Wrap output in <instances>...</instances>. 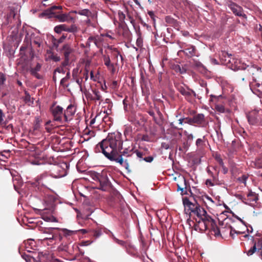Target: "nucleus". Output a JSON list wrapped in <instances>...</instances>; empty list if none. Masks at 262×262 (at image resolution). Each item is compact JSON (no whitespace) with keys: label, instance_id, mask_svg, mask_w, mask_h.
Segmentation results:
<instances>
[{"label":"nucleus","instance_id":"28","mask_svg":"<svg viewBox=\"0 0 262 262\" xmlns=\"http://www.w3.org/2000/svg\"><path fill=\"white\" fill-rule=\"evenodd\" d=\"M195 49L194 46H190L186 49H185L184 51L185 54L189 56L190 57L193 56L195 55Z\"/></svg>","mask_w":262,"mask_h":262},{"label":"nucleus","instance_id":"21","mask_svg":"<svg viewBox=\"0 0 262 262\" xmlns=\"http://www.w3.org/2000/svg\"><path fill=\"white\" fill-rule=\"evenodd\" d=\"M55 201V198L52 195H47L44 200L45 204L47 208H52Z\"/></svg>","mask_w":262,"mask_h":262},{"label":"nucleus","instance_id":"52","mask_svg":"<svg viewBox=\"0 0 262 262\" xmlns=\"http://www.w3.org/2000/svg\"><path fill=\"white\" fill-rule=\"evenodd\" d=\"M68 79L66 78V77H64L63 78H62L60 80V84L61 85H62L63 86H65V87H68L69 84H66V82L68 81Z\"/></svg>","mask_w":262,"mask_h":262},{"label":"nucleus","instance_id":"3","mask_svg":"<svg viewBox=\"0 0 262 262\" xmlns=\"http://www.w3.org/2000/svg\"><path fill=\"white\" fill-rule=\"evenodd\" d=\"M220 57L223 64H226L232 70H245L247 68V67L241 63L239 60L234 59L231 54L225 51L221 52ZM247 67L249 66H248Z\"/></svg>","mask_w":262,"mask_h":262},{"label":"nucleus","instance_id":"24","mask_svg":"<svg viewBox=\"0 0 262 262\" xmlns=\"http://www.w3.org/2000/svg\"><path fill=\"white\" fill-rule=\"evenodd\" d=\"M41 65L37 63L34 68H32L30 69L31 74L36 77L37 78H39V75L38 74V72H39L41 69Z\"/></svg>","mask_w":262,"mask_h":262},{"label":"nucleus","instance_id":"60","mask_svg":"<svg viewBox=\"0 0 262 262\" xmlns=\"http://www.w3.org/2000/svg\"><path fill=\"white\" fill-rule=\"evenodd\" d=\"M141 140L144 141H149V137L147 135H143L141 137Z\"/></svg>","mask_w":262,"mask_h":262},{"label":"nucleus","instance_id":"46","mask_svg":"<svg viewBox=\"0 0 262 262\" xmlns=\"http://www.w3.org/2000/svg\"><path fill=\"white\" fill-rule=\"evenodd\" d=\"M184 135L186 136L188 141H191L193 140V136L192 134H189L186 130L184 132Z\"/></svg>","mask_w":262,"mask_h":262},{"label":"nucleus","instance_id":"55","mask_svg":"<svg viewBox=\"0 0 262 262\" xmlns=\"http://www.w3.org/2000/svg\"><path fill=\"white\" fill-rule=\"evenodd\" d=\"M69 64V58H64V60L63 62H62L61 64V66L62 67L65 68L66 66H67Z\"/></svg>","mask_w":262,"mask_h":262},{"label":"nucleus","instance_id":"36","mask_svg":"<svg viewBox=\"0 0 262 262\" xmlns=\"http://www.w3.org/2000/svg\"><path fill=\"white\" fill-rule=\"evenodd\" d=\"M204 138L205 137H203V139L199 138L196 140V142H195V145L198 147L202 148L203 146V145L204 144Z\"/></svg>","mask_w":262,"mask_h":262},{"label":"nucleus","instance_id":"54","mask_svg":"<svg viewBox=\"0 0 262 262\" xmlns=\"http://www.w3.org/2000/svg\"><path fill=\"white\" fill-rule=\"evenodd\" d=\"M53 229H59L58 228H50L48 229H44V230H42L41 231L43 233H46V234H49L51 232V230H53Z\"/></svg>","mask_w":262,"mask_h":262},{"label":"nucleus","instance_id":"20","mask_svg":"<svg viewBox=\"0 0 262 262\" xmlns=\"http://www.w3.org/2000/svg\"><path fill=\"white\" fill-rule=\"evenodd\" d=\"M61 51L63 53L64 58H69L70 55L73 51V49L69 45L66 44L63 46Z\"/></svg>","mask_w":262,"mask_h":262},{"label":"nucleus","instance_id":"40","mask_svg":"<svg viewBox=\"0 0 262 262\" xmlns=\"http://www.w3.org/2000/svg\"><path fill=\"white\" fill-rule=\"evenodd\" d=\"M51 121H48L46 123L45 129L48 133H51L53 129L52 125H50Z\"/></svg>","mask_w":262,"mask_h":262},{"label":"nucleus","instance_id":"4","mask_svg":"<svg viewBox=\"0 0 262 262\" xmlns=\"http://www.w3.org/2000/svg\"><path fill=\"white\" fill-rule=\"evenodd\" d=\"M93 179L97 181L100 184L99 189L105 191L110 185V182L107 178L106 173L102 172L101 173L95 172L93 174Z\"/></svg>","mask_w":262,"mask_h":262},{"label":"nucleus","instance_id":"10","mask_svg":"<svg viewBox=\"0 0 262 262\" xmlns=\"http://www.w3.org/2000/svg\"><path fill=\"white\" fill-rule=\"evenodd\" d=\"M54 30L56 33L59 34L61 33L62 31L74 33L77 31V28L75 25H72L70 26H68L66 24H61L55 27Z\"/></svg>","mask_w":262,"mask_h":262},{"label":"nucleus","instance_id":"42","mask_svg":"<svg viewBox=\"0 0 262 262\" xmlns=\"http://www.w3.org/2000/svg\"><path fill=\"white\" fill-rule=\"evenodd\" d=\"M50 58L55 62H58L60 60V57L58 56L57 54H54V53H52L50 56Z\"/></svg>","mask_w":262,"mask_h":262},{"label":"nucleus","instance_id":"37","mask_svg":"<svg viewBox=\"0 0 262 262\" xmlns=\"http://www.w3.org/2000/svg\"><path fill=\"white\" fill-rule=\"evenodd\" d=\"M205 184L208 186H213L215 185L219 184V182H215L211 179H208L206 180Z\"/></svg>","mask_w":262,"mask_h":262},{"label":"nucleus","instance_id":"22","mask_svg":"<svg viewBox=\"0 0 262 262\" xmlns=\"http://www.w3.org/2000/svg\"><path fill=\"white\" fill-rule=\"evenodd\" d=\"M54 17L58 19L60 22H65L69 20L70 15L68 13H59L55 14Z\"/></svg>","mask_w":262,"mask_h":262},{"label":"nucleus","instance_id":"17","mask_svg":"<svg viewBox=\"0 0 262 262\" xmlns=\"http://www.w3.org/2000/svg\"><path fill=\"white\" fill-rule=\"evenodd\" d=\"M258 112L257 110H255L251 111L247 114V117L250 124L254 125L257 123Z\"/></svg>","mask_w":262,"mask_h":262},{"label":"nucleus","instance_id":"23","mask_svg":"<svg viewBox=\"0 0 262 262\" xmlns=\"http://www.w3.org/2000/svg\"><path fill=\"white\" fill-rule=\"evenodd\" d=\"M166 23L169 26L177 28L179 26L178 22L177 20L170 16H167L165 18Z\"/></svg>","mask_w":262,"mask_h":262},{"label":"nucleus","instance_id":"31","mask_svg":"<svg viewBox=\"0 0 262 262\" xmlns=\"http://www.w3.org/2000/svg\"><path fill=\"white\" fill-rule=\"evenodd\" d=\"M207 172L213 182H219L218 175L219 171H217L216 174H214L210 169H207Z\"/></svg>","mask_w":262,"mask_h":262},{"label":"nucleus","instance_id":"61","mask_svg":"<svg viewBox=\"0 0 262 262\" xmlns=\"http://www.w3.org/2000/svg\"><path fill=\"white\" fill-rule=\"evenodd\" d=\"M216 160H217V161L219 162L221 166H223V165L224 164V162L223 161L222 159L220 156H216Z\"/></svg>","mask_w":262,"mask_h":262},{"label":"nucleus","instance_id":"49","mask_svg":"<svg viewBox=\"0 0 262 262\" xmlns=\"http://www.w3.org/2000/svg\"><path fill=\"white\" fill-rule=\"evenodd\" d=\"M118 16H119V20L120 21H121L122 23L124 22V19L125 18V14H124L121 11H119L118 12Z\"/></svg>","mask_w":262,"mask_h":262},{"label":"nucleus","instance_id":"51","mask_svg":"<svg viewBox=\"0 0 262 262\" xmlns=\"http://www.w3.org/2000/svg\"><path fill=\"white\" fill-rule=\"evenodd\" d=\"M74 80L76 81V82L79 85L80 91H82V78H77Z\"/></svg>","mask_w":262,"mask_h":262},{"label":"nucleus","instance_id":"62","mask_svg":"<svg viewBox=\"0 0 262 262\" xmlns=\"http://www.w3.org/2000/svg\"><path fill=\"white\" fill-rule=\"evenodd\" d=\"M102 234V232L100 230H95L94 231V235L96 237H99Z\"/></svg>","mask_w":262,"mask_h":262},{"label":"nucleus","instance_id":"41","mask_svg":"<svg viewBox=\"0 0 262 262\" xmlns=\"http://www.w3.org/2000/svg\"><path fill=\"white\" fill-rule=\"evenodd\" d=\"M89 70L87 67H85L84 68L83 73V77H81L83 79H84L85 81H87L89 78Z\"/></svg>","mask_w":262,"mask_h":262},{"label":"nucleus","instance_id":"29","mask_svg":"<svg viewBox=\"0 0 262 262\" xmlns=\"http://www.w3.org/2000/svg\"><path fill=\"white\" fill-rule=\"evenodd\" d=\"M41 218L46 222H57L56 218L53 215H47L45 214H42Z\"/></svg>","mask_w":262,"mask_h":262},{"label":"nucleus","instance_id":"45","mask_svg":"<svg viewBox=\"0 0 262 262\" xmlns=\"http://www.w3.org/2000/svg\"><path fill=\"white\" fill-rule=\"evenodd\" d=\"M256 250V245L254 244L247 252V255L250 256L252 255Z\"/></svg>","mask_w":262,"mask_h":262},{"label":"nucleus","instance_id":"14","mask_svg":"<svg viewBox=\"0 0 262 262\" xmlns=\"http://www.w3.org/2000/svg\"><path fill=\"white\" fill-rule=\"evenodd\" d=\"M76 112V108L75 106L72 105H69L66 111L64 112V122H67L70 120L72 118V116L75 114Z\"/></svg>","mask_w":262,"mask_h":262},{"label":"nucleus","instance_id":"19","mask_svg":"<svg viewBox=\"0 0 262 262\" xmlns=\"http://www.w3.org/2000/svg\"><path fill=\"white\" fill-rule=\"evenodd\" d=\"M93 95L89 94L88 97L92 100L102 101V96L98 90L94 89L92 90Z\"/></svg>","mask_w":262,"mask_h":262},{"label":"nucleus","instance_id":"26","mask_svg":"<svg viewBox=\"0 0 262 262\" xmlns=\"http://www.w3.org/2000/svg\"><path fill=\"white\" fill-rule=\"evenodd\" d=\"M73 12L80 15L85 16L87 17H89L92 15L91 11L87 9H84L79 11H75Z\"/></svg>","mask_w":262,"mask_h":262},{"label":"nucleus","instance_id":"5","mask_svg":"<svg viewBox=\"0 0 262 262\" xmlns=\"http://www.w3.org/2000/svg\"><path fill=\"white\" fill-rule=\"evenodd\" d=\"M35 182L34 184L36 186L40 185L47 187L51 182L52 178L45 172L37 177L35 179Z\"/></svg>","mask_w":262,"mask_h":262},{"label":"nucleus","instance_id":"63","mask_svg":"<svg viewBox=\"0 0 262 262\" xmlns=\"http://www.w3.org/2000/svg\"><path fill=\"white\" fill-rule=\"evenodd\" d=\"M113 51L115 52V53L114 54L115 57L117 58L119 56L120 53L119 52V51L116 48H114L113 49Z\"/></svg>","mask_w":262,"mask_h":262},{"label":"nucleus","instance_id":"27","mask_svg":"<svg viewBox=\"0 0 262 262\" xmlns=\"http://www.w3.org/2000/svg\"><path fill=\"white\" fill-rule=\"evenodd\" d=\"M25 96L23 98L24 101L26 104L31 105L33 104V98L31 97L30 94L27 92H25Z\"/></svg>","mask_w":262,"mask_h":262},{"label":"nucleus","instance_id":"34","mask_svg":"<svg viewBox=\"0 0 262 262\" xmlns=\"http://www.w3.org/2000/svg\"><path fill=\"white\" fill-rule=\"evenodd\" d=\"M247 197L249 198L251 201H254L255 202H256V201L258 199L257 195L254 192H253L252 191L250 192L247 194Z\"/></svg>","mask_w":262,"mask_h":262},{"label":"nucleus","instance_id":"56","mask_svg":"<svg viewBox=\"0 0 262 262\" xmlns=\"http://www.w3.org/2000/svg\"><path fill=\"white\" fill-rule=\"evenodd\" d=\"M212 232H213L214 235L216 236H219L221 234L220 230L218 227L217 228H215V229L213 230Z\"/></svg>","mask_w":262,"mask_h":262},{"label":"nucleus","instance_id":"50","mask_svg":"<svg viewBox=\"0 0 262 262\" xmlns=\"http://www.w3.org/2000/svg\"><path fill=\"white\" fill-rule=\"evenodd\" d=\"M56 237V236L53 235L52 234V233H50L49 234H48V235L47 236H45V237H43V238H42V240L43 241H46V240H51V239H53L54 238H55Z\"/></svg>","mask_w":262,"mask_h":262},{"label":"nucleus","instance_id":"47","mask_svg":"<svg viewBox=\"0 0 262 262\" xmlns=\"http://www.w3.org/2000/svg\"><path fill=\"white\" fill-rule=\"evenodd\" d=\"M215 110H216V111L221 113H223L225 112V107L222 105H216L215 106Z\"/></svg>","mask_w":262,"mask_h":262},{"label":"nucleus","instance_id":"53","mask_svg":"<svg viewBox=\"0 0 262 262\" xmlns=\"http://www.w3.org/2000/svg\"><path fill=\"white\" fill-rule=\"evenodd\" d=\"M248 177L246 175H243L242 177L238 178V180L242 183L246 184Z\"/></svg>","mask_w":262,"mask_h":262},{"label":"nucleus","instance_id":"35","mask_svg":"<svg viewBox=\"0 0 262 262\" xmlns=\"http://www.w3.org/2000/svg\"><path fill=\"white\" fill-rule=\"evenodd\" d=\"M112 237L115 243L121 245V246H123V247L126 246V243L125 241L118 239L114 235H112Z\"/></svg>","mask_w":262,"mask_h":262},{"label":"nucleus","instance_id":"2","mask_svg":"<svg viewBox=\"0 0 262 262\" xmlns=\"http://www.w3.org/2000/svg\"><path fill=\"white\" fill-rule=\"evenodd\" d=\"M133 156L134 148H125L122 151H120V154H118V156H116L113 161L119 163L128 172H130L132 170L129 167L134 162Z\"/></svg>","mask_w":262,"mask_h":262},{"label":"nucleus","instance_id":"11","mask_svg":"<svg viewBox=\"0 0 262 262\" xmlns=\"http://www.w3.org/2000/svg\"><path fill=\"white\" fill-rule=\"evenodd\" d=\"M102 40L103 39L101 36H90L86 42V47L90 48L93 45H94L96 47L99 48L101 47Z\"/></svg>","mask_w":262,"mask_h":262},{"label":"nucleus","instance_id":"25","mask_svg":"<svg viewBox=\"0 0 262 262\" xmlns=\"http://www.w3.org/2000/svg\"><path fill=\"white\" fill-rule=\"evenodd\" d=\"M193 122L198 124H201L204 121V115L202 114H199L193 117Z\"/></svg>","mask_w":262,"mask_h":262},{"label":"nucleus","instance_id":"1","mask_svg":"<svg viewBox=\"0 0 262 262\" xmlns=\"http://www.w3.org/2000/svg\"><path fill=\"white\" fill-rule=\"evenodd\" d=\"M123 141L121 135L119 133L109 134L106 139H103L96 146V149L101 151L110 161L115 160L119 152L123 149Z\"/></svg>","mask_w":262,"mask_h":262},{"label":"nucleus","instance_id":"58","mask_svg":"<svg viewBox=\"0 0 262 262\" xmlns=\"http://www.w3.org/2000/svg\"><path fill=\"white\" fill-rule=\"evenodd\" d=\"M153 157L151 156L147 157L143 159V161H145L146 162H151L153 161Z\"/></svg>","mask_w":262,"mask_h":262},{"label":"nucleus","instance_id":"13","mask_svg":"<svg viewBox=\"0 0 262 262\" xmlns=\"http://www.w3.org/2000/svg\"><path fill=\"white\" fill-rule=\"evenodd\" d=\"M178 91L186 98H190L191 97L192 94L195 95V92L193 90H190L188 88L185 87L182 85H178L177 86Z\"/></svg>","mask_w":262,"mask_h":262},{"label":"nucleus","instance_id":"16","mask_svg":"<svg viewBox=\"0 0 262 262\" xmlns=\"http://www.w3.org/2000/svg\"><path fill=\"white\" fill-rule=\"evenodd\" d=\"M184 205L188 208V211H190L189 214L193 213L196 210L197 207L200 205L199 204L195 203H193L191 202L187 198H185L183 200Z\"/></svg>","mask_w":262,"mask_h":262},{"label":"nucleus","instance_id":"30","mask_svg":"<svg viewBox=\"0 0 262 262\" xmlns=\"http://www.w3.org/2000/svg\"><path fill=\"white\" fill-rule=\"evenodd\" d=\"M61 230L62 231L63 235L66 237L73 235L78 231L77 230H70L67 229H62Z\"/></svg>","mask_w":262,"mask_h":262},{"label":"nucleus","instance_id":"15","mask_svg":"<svg viewBox=\"0 0 262 262\" xmlns=\"http://www.w3.org/2000/svg\"><path fill=\"white\" fill-rule=\"evenodd\" d=\"M62 6H53L51 7L50 8L45 10L42 13L41 16H46L48 18L54 17L55 13L54 11L57 9L62 10Z\"/></svg>","mask_w":262,"mask_h":262},{"label":"nucleus","instance_id":"64","mask_svg":"<svg viewBox=\"0 0 262 262\" xmlns=\"http://www.w3.org/2000/svg\"><path fill=\"white\" fill-rule=\"evenodd\" d=\"M7 157L3 154H0V160L3 161H6Z\"/></svg>","mask_w":262,"mask_h":262},{"label":"nucleus","instance_id":"32","mask_svg":"<svg viewBox=\"0 0 262 262\" xmlns=\"http://www.w3.org/2000/svg\"><path fill=\"white\" fill-rule=\"evenodd\" d=\"M174 70L177 72H179L181 74H184L186 73V70L184 67H181L180 65L177 64L173 66Z\"/></svg>","mask_w":262,"mask_h":262},{"label":"nucleus","instance_id":"9","mask_svg":"<svg viewBox=\"0 0 262 262\" xmlns=\"http://www.w3.org/2000/svg\"><path fill=\"white\" fill-rule=\"evenodd\" d=\"M228 7L231 9L232 12L236 16H242L245 18H247L246 14L243 13L242 7L237 5L232 1H228L227 3Z\"/></svg>","mask_w":262,"mask_h":262},{"label":"nucleus","instance_id":"43","mask_svg":"<svg viewBox=\"0 0 262 262\" xmlns=\"http://www.w3.org/2000/svg\"><path fill=\"white\" fill-rule=\"evenodd\" d=\"M57 72H58L59 73L64 74L66 73V70L64 69V68L62 67L61 66L60 67L57 68L54 71V74H56Z\"/></svg>","mask_w":262,"mask_h":262},{"label":"nucleus","instance_id":"8","mask_svg":"<svg viewBox=\"0 0 262 262\" xmlns=\"http://www.w3.org/2000/svg\"><path fill=\"white\" fill-rule=\"evenodd\" d=\"M175 181L177 182V185L178 187V191H181L182 194L187 193V187L188 183L185 177L182 175H179L174 178Z\"/></svg>","mask_w":262,"mask_h":262},{"label":"nucleus","instance_id":"12","mask_svg":"<svg viewBox=\"0 0 262 262\" xmlns=\"http://www.w3.org/2000/svg\"><path fill=\"white\" fill-rule=\"evenodd\" d=\"M104 65L107 67L108 70H109L112 74L115 73L116 70L114 64L111 61L110 56L107 54L102 55Z\"/></svg>","mask_w":262,"mask_h":262},{"label":"nucleus","instance_id":"38","mask_svg":"<svg viewBox=\"0 0 262 262\" xmlns=\"http://www.w3.org/2000/svg\"><path fill=\"white\" fill-rule=\"evenodd\" d=\"M252 166L256 168H262V161L260 159L256 160V161L253 162V165Z\"/></svg>","mask_w":262,"mask_h":262},{"label":"nucleus","instance_id":"6","mask_svg":"<svg viewBox=\"0 0 262 262\" xmlns=\"http://www.w3.org/2000/svg\"><path fill=\"white\" fill-rule=\"evenodd\" d=\"M52 113L54 121L60 123L64 122V115L62 107L59 105L53 106L52 108Z\"/></svg>","mask_w":262,"mask_h":262},{"label":"nucleus","instance_id":"48","mask_svg":"<svg viewBox=\"0 0 262 262\" xmlns=\"http://www.w3.org/2000/svg\"><path fill=\"white\" fill-rule=\"evenodd\" d=\"M135 153L136 154L137 157L140 159V161L143 160V156L144 155L143 153L138 150H134V154Z\"/></svg>","mask_w":262,"mask_h":262},{"label":"nucleus","instance_id":"57","mask_svg":"<svg viewBox=\"0 0 262 262\" xmlns=\"http://www.w3.org/2000/svg\"><path fill=\"white\" fill-rule=\"evenodd\" d=\"M22 257L26 261H31V257L26 254H23Z\"/></svg>","mask_w":262,"mask_h":262},{"label":"nucleus","instance_id":"33","mask_svg":"<svg viewBox=\"0 0 262 262\" xmlns=\"http://www.w3.org/2000/svg\"><path fill=\"white\" fill-rule=\"evenodd\" d=\"M230 235L233 238H234V234H242L245 233L244 231L236 230L235 229H234L232 227H230Z\"/></svg>","mask_w":262,"mask_h":262},{"label":"nucleus","instance_id":"39","mask_svg":"<svg viewBox=\"0 0 262 262\" xmlns=\"http://www.w3.org/2000/svg\"><path fill=\"white\" fill-rule=\"evenodd\" d=\"M79 68H74L72 71V78L73 79H75L76 78H78V74H79Z\"/></svg>","mask_w":262,"mask_h":262},{"label":"nucleus","instance_id":"44","mask_svg":"<svg viewBox=\"0 0 262 262\" xmlns=\"http://www.w3.org/2000/svg\"><path fill=\"white\" fill-rule=\"evenodd\" d=\"M6 80V78L5 75L3 73L0 72V86L3 85Z\"/></svg>","mask_w":262,"mask_h":262},{"label":"nucleus","instance_id":"18","mask_svg":"<svg viewBox=\"0 0 262 262\" xmlns=\"http://www.w3.org/2000/svg\"><path fill=\"white\" fill-rule=\"evenodd\" d=\"M208 221H206L203 224L202 226V230H206L210 227L211 231L214 230L215 228H217V226L215 224V221L212 219L210 216L208 217Z\"/></svg>","mask_w":262,"mask_h":262},{"label":"nucleus","instance_id":"59","mask_svg":"<svg viewBox=\"0 0 262 262\" xmlns=\"http://www.w3.org/2000/svg\"><path fill=\"white\" fill-rule=\"evenodd\" d=\"M30 163L33 165H39L40 164V160L35 159L34 160L31 161V159L30 158L29 160Z\"/></svg>","mask_w":262,"mask_h":262},{"label":"nucleus","instance_id":"7","mask_svg":"<svg viewBox=\"0 0 262 262\" xmlns=\"http://www.w3.org/2000/svg\"><path fill=\"white\" fill-rule=\"evenodd\" d=\"M193 214L200 219V220L198 221L199 224L203 225L206 221H208V217H210L207 214V211L200 205L197 207Z\"/></svg>","mask_w":262,"mask_h":262}]
</instances>
